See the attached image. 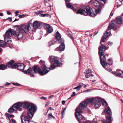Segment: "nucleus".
Listing matches in <instances>:
<instances>
[{"label":"nucleus","instance_id":"nucleus-1","mask_svg":"<svg viewBox=\"0 0 123 123\" xmlns=\"http://www.w3.org/2000/svg\"><path fill=\"white\" fill-rule=\"evenodd\" d=\"M15 26L18 27L15 31L11 29H9L6 32L5 36L4 37L5 40L8 42H9V43L10 44H12V42L10 37L12 36V34L15 37L17 38L18 40L21 38L23 36L20 28L18 27V26Z\"/></svg>","mask_w":123,"mask_h":123},{"label":"nucleus","instance_id":"nucleus-2","mask_svg":"<svg viewBox=\"0 0 123 123\" xmlns=\"http://www.w3.org/2000/svg\"><path fill=\"white\" fill-rule=\"evenodd\" d=\"M101 10L99 8L95 10L94 8L91 9L88 6H82L81 8L79 9L77 11V14L86 16L89 15L92 17L95 16L97 14L101 13Z\"/></svg>","mask_w":123,"mask_h":123},{"label":"nucleus","instance_id":"nucleus-3","mask_svg":"<svg viewBox=\"0 0 123 123\" xmlns=\"http://www.w3.org/2000/svg\"><path fill=\"white\" fill-rule=\"evenodd\" d=\"M103 37L101 40L100 43L101 44V46H99L98 48L99 52L98 54L100 56V61L101 63L103 66L104 68H105L107 65V63L105 62L106 58L105 57V56L104 55V52L103 51V49H105L106 48L105 46L103 45L101 43V42H103Z\"/></svg>","mask_w":123,"mask_h":123},{"label":"nucleus","instance_id":"nucleus-4","mask_svg":"<svg viewBox=\"0 0 123 123\" xmlns=\"http://www.w3.org/2000/svg\"><path fill=\"white\" fill-rule=\"evenodd\" d=\"M115 26V25L113 23V22L112 21L111 22V24L109 25L108 29L106 31V33L104 34V35L103 36V42H104L105 39L107 38L110 35L111 33L110 30L114 28Z\"/></svg>","mask_w":123,"mask_h":123},{"label":"nucleus","instance_id":"nucleus-5","mask_svg":"<svg viewBox=\"0 0 123 123\" xmlns=\"http://www.w3.org/2000/svg\"><path fill=\"white\" fill-rule=\"evenodd\" d=\"M49 59L51 63L56 67H59L62 65V63L59 61V58L58 57L51 56L49 57Z\"/></svg>","mask_w":123,"mask_h":123},{"label":"nucleus","instance_id":"nucleus-6","mask_svg":"<svg viewBox=\"0 0 123 123\" xmlns=\"http://www.w3.org/2000/svg\"><path fill=\"white\" fill-rule=\"evenodd\" d=\"M32 25V24L31 23H29L26 25H21L20 28L23 33H26L29 30L32 31H33V29H31V26Z\"/></svg>","mask_w":123,"mask_h":123},{"label":"nucleus","instance_id":"nucleus-7","mask_svg":"<svg viewBox=\"0 0 123 123\" xmlns=\"http://www.w3.org/2000/svg\"><path fill=\"white\" fill-rule=\"evenodd\" d=\"M55 37L58 40L59 43H61L59 47L56 48L55 50L56 51H59V52L61 53L62 51V40L61 39V35L58 31H57L55 34Z\"/></svg>","mask_w":123,"mask_h":123},{"label":"nucleus","instance_id":"nucleus-8","mask_svg":"<svg viewBox=\"0 0 123 123\" xmlns=\"http://www.w3.org/2000/svg\"><path fill=\"white\" fill-rule=\"evenodd\" d=\"M41 64V68L42 69L43 75H44L50 71L49 68L47 67L45 65V62L44 61L41 60L39 62Z\"/></svg>","mask_w":123,"mask_h":123},{"label":"nucleus","instance_id":"nucleus-9","mask_svg":"<svg viewBox=\"0 0 123 123\" xmlns=\"http://www.w3.org/2000/svg\"><path fill=\"white\" fill-rule=\"evenodd\" d=\"M107 0H94L93 1V4L97 7H101L104 5Z\"/></svg>","mask_w":123,"mask_h":123},{"label":"nucleus","instance_id":"nucleus-10","mask_svg":"<svg viewBox=\"0 0 123 123\" xmlns=\"http://www.w3.org/2000/svg\"><path fill=\"white\" fill-rule=\"evenodd\" d=\"M27 109L28 111H32L34 113L37 110V106L34 104L31 103L28 105Z\"/></svg>","mask_w":123,"mask_h":123},{"label":"nucleus","instance_id":"nucleus-11","mask_svg":"<svg viewBox=\"0 0 123 123\" xmlns=\"http://www.w3.org/2000/svg\"><path fill=\"white\" fill-rule=\"evenodd\" d=\"M34 73L36 74L37 73H39L41 75H43V72L41 70L39 67L36 65H34L32 68Z\"/></svg>","mask_w":123,"mask_h":123},{"label":"nucleus","instance_id":"nucleus-12","mask_svg":"<svg viewBox=\"0 0 123 123\" xmlns=\"http://www.w3.org/2000/svg\"><path fill=\"white\" fill-rule=\"evenodd\" d=\"M42 24L38 21H35L33 23V26L34 30H37V29H41Z\"/></svg>","mask_w":123,"mask_h":123},{"label":"nucleus","instance_id":"nucleus-13","mask_svg":"<svg viewBox=\"0 0 123 123\" xmlns=\"http://www.w3.org/2000/svg\"><path fill=\"white\" fill-rule=\"evenodd\" d=\"M112 73L115 76H118L121 78H123V71L120 69H117L116 71V73L113 71Z\"/></svg>","mask_w":123,"mask_h":123},{"label":"nucleus","instance_id":"nucleus-14","mask_svg":"<svg viewBox=\"0 0 123 123\" xmlns=\"http://www.w3.org/2000/svg\"><path fill=\"white\" fill-rule=\"evenodd\" d=\"M95 106L97 108L100 107L101 105L100 101H101V98L99 97L95 98Z\"/></svg>","mask_w":123,"mask_h":123},{"label":"nucleus","instance_id":"nucleus-15","mask_svg":"<svg viewBox=\"0 0 123 123\" xmlns=\"http://www.w3.org/2000/svg\"><path fill=\"white\" fill-rule=\"evenodd\" d=\"M20 117L22 123H29V118L27 116L22 115Z\"/></svg>","mask_w":123,"mask_h":123},{"label":"nucleus","instance_id":"nucleus-16","mask_svg":"<svg viewBox=\"0 0 123 123\" xmlns=\"http://www.w3.org/2000/svg\"><path fill=\"white\" fill-rule=\"evenodd\" d=\"M44 25L46 30L48 33H50L53 31V28L51 26L47 24H45Z\"/></svg>","mask_w":123,"mask_h":123},{"label":"nucleus","instance_id":"nucleus-17","mask_svg":"<svg viewBox=\"0 0 123 123\" xmlns=\"http://www.w3.org/2000/svg\"><path fill=\"white\" fill-rule=\"evenodd\" d=\"M16 109L20 111L22 108V104L21 103H17L15 104L13 106Z\"/></svg>","mask_w":123,"mask_h":123},{"label":"nucleus","instance_id":"nucleus-18","mask_svg":"<svg viewBox=\"0 0 123 123\" xmlns=\"http://www.w3.org/2000/svg\"><path fill=\"white\" fill-rule=\"evenodd\" d=\"M85 73L86 74L85 76L86 78H88L90 76L93 77L94 76L93 75L91 74V70L90 69L86 70Z\"/></svg>","mask_w":123,"mask_h":123},{"label":"nucleus","instance_id":"nucleus-19","mask_svg":"<svg viewBox=\"0 0 123 123\" xmlns=\"http://www.w3.org/2000/svg\"><path fill=\"white\" fill-rule=\"evenodd\" d=\"M25 67V65L23 63H18L17 64V68L19 70L22 72Z\"/></svg>","mask_w":123,"mask_h":123},{"label":"nucleus","instance_id":"nucleus-20","mask_svg":"<svg viewBox=\"0 0 123 123\" xmlns=\"http://www.w3.org/2000/svg\"><path fill=\"white\" fill-rule=\"evenodd\" d=\"M106 118L109 121H108L106 120H104L103 122L104 123H111V122L113 120V118L111 116H107Z\"/></svg>","mask_w":123,"mask_h":123},{"label":"nucleus","instance_id":"nucleus-21","mask_svg":"<svg viewBox=\"0 0 123 123\" xmlns=\"http://www.w3.org/2000/svg\"><path fill=\"white\" fill-rule=\"evenodd\" d=\"M81 108V106L79 105L76 109L75 113H76V116H77V114H80L82 112V111Z\"/></svg>","mask_w":123,"mask_h":123},{"label":"nucleus","instance_id":"nucleus-22","mask_svg":"<svg viewBox=\"0 0 123 123\" xmlns=\"http://www.w3.org/2000/svg\"><path fill=\"white\" fill-rule=\"evenodd\" d=\"M116 22L118 24H121L122 23L123 20L121 16V17H117L116 18Z\"/></svg>","mask_w":123,"mask_h":123},{"label":"nucleus","instance_id":"nucleus-23","mask_svg":"<svg viewBox=\"0 0 123 123\" xmlns=\"http://www.w3.org/2000/svg\"><path fill=\"white\" fill-rule=\"evenodd\" d=\"M67 2H66V5L67 7L71 9L74 11H76V9L74 8V7L72 6L70 3Z\"/></svg>","mask_w":123,"mask_h":123},{"label":"nucleus","instance_id":"nucleus-24","mask_svg":"<svg viewBox=\"0 0 123 123\" xmlns=\"http://www.w3.org/2000/svg\"><path fill=\"white\" fill-rule=\"evenodd\" d=\"M5 36V35L4 36V37ZM4 41L3 40H0V47H2L4 46H5L6 45V42H7L8 44H10L9 43V42H8L6 41H5L4 40ZM11 44H10L11 45Z\"/></svg>","mask_w":123,"mask_h":123},{"label":"nucleus","instance_id":"nucleus-25","mask_svg":"<svg viewBox=\"0 0 123 123\" xmlns=\"http://www.w3.org/2000/svg\"><path fill=\"white\" fill-rule=\"evenodd\" d=\"M87 104L88 103L86 100L82 102L81 103H80L79 105L81 107L83 108L86 107L87 106Z\"/></svg>","mask_w":123,"mask_h":123},{"label":"nucleus","instance_id":"nucleus-26","mask_svg":"<svg viewBox=\"0 0 123 123\" xmlns=\"http://www.w3.org/2000/svg\"><path fill=\"white\" fill-rule=\"evenodd\" d=\"M32 71L31 68L30 67L29 68L26 70L23 71L22 72L25 74H29Z\"/></svg>","mask_w":123,"mask_h":123},{"label":"nucleus","instance_id":"nucleus-27","mask_svg":"<svg viewBox=\"0 0 123 123\" xmlns=\"http://www.w3.org/2000/svg\"><path fill=\"white\" fill-rule=\"evenodd\" d=\"M94 100V98H87L86 100L87 103H90L91 105H93V101Z\"/></svg>","mask_w":123,"mask_h":123},{"label":"nucleus","instance_id":"nucleus-28","mask_svg":"<svg viewBox=\"0 0 123 123\" xmlns=\"http://www.w3.org/2000/svg\"><path fill=\"white\" fill-rule=\"evenodd\" d=\"M56 41V40L55 39H54L52 40L48 43V45L49 46L54 44L55 43Z\"/></svg>","mask_w":123,"mask_h":123},{"label":"nucleus","instance_id":"nucleus-29","mask_svg":"<svg viewBox=\"0 0 123 123\" xmlns=\"http://www.w3.org/2000/svg\"><path fill=\"white\" fill-rule=\"evenodd\" d=\"M75 116L78 121L81 120L82 119V116L80 114H77L76 116L75 113Z\"/></svg>","mask_w":123,"mask_h":123},{"label":"nucleus","instance_id":"nucleus-30","mask_svg":"<svg viewBox=\"0 0 123 123\" xmlns=\"http://www.w3.org/2000/svg\"><path fill=\"white\" fill-rule=\"evenodd\" d=\"M105 111L106 112L107 114L109 115H111L112 113L111 109L109 107H108L107 108H105Z\"/></svg>","mask_w":123,"mask_h":123},{"label":"nucleus","instance_id":"nucleus-31","mask_svg":"<svg viewBox=\"0 0 123 123\" xmlns=\"http://www.w3.org/2000/svg\"><path fill=\"white\" fill-rule=\"evenodd\" d=\"M14 62V61L13 60H12L9 62L7 64V67H11L12 64Z\"/></svg>","mask_w":123,"mask_h":123},{"label":"nucleus","instance_id":"nucleus-32","mask_svg":"<svg viewBox=\"0 0 123 123\" xmlns=\"http://www.w3.org/2000/svg\"><path fill=\"white\" fill-rule=\"evenodd\" d=\"M34 113H32L31 111H29L27 112V115L29 118H32L34 115Z\"/></svg>","mask_w":123,"mask_h":123},{"label":"nucleus","instance_id":"nucleus-33","mask_svg":"<svg viewBox=\"0 0 123 123\" xmlns=\"http://www.w3.org/2000/svg\"><path fill=\"white\" fill-rule=\"evenodd\" d=\"M29 104L27 102H25L22 104V107H23L25 108H27Z\"/></svg>","mask_w":123,"mask_h":123},{"label":"nucleus","instance_id":"nucleus-34","mask_svg":"<svg viewBox=\"0 0 123 123\" xmlns=\"http://www.w3.org/2000/svg\"><path fill=\"white\" fill-rule=\"evenodd\" d=\"M7 67V65H4L3 64H1L0 65V69L4 70L6 69Z\"/></svg>","mask_w":123,"mask_h":123},{"label":"nucleus","instance_id":"nucleus-35","mask_svg":"<svg viewBox=\"0 0 123 123\" xmlns=\"http://www.w3.org/2000/svg\"><path fill=\"white\" fill-rule=\"evenodd\" d=\"M101 102L102 103L103 106H106L107 105V103L106 101L104 99H101Z\"/></svg>","mask_w":123,"mask_h":123},{"label":"nucleus","instance_id":"nucleus-36","mask_svg":"<svg viewBox=\"0 0 123 123\" xmlns=\"http://www.w3.org/2000/svg\"><path fill=\"white\" fill-rule=\"evenodd\" d=\"M64 40H62V51H64L65 50V45L64 43Z\"/></svg>","mask_w":123,"mask_h":123},{"label":"nucleus","instance_id":"nucleus-37","mask_svg":"<svg viewBox=\"0 0 123 123\" xmlns=\"http://www.w3.org/2000/svg\"><path fill=\"white\" fill-rule=\"evenodd\" d=\"M54 65H51L50 66V67L49 68L50 70H53L54 69H55V66H56L54 64Z\"/></svg>","mask_w":123,"mask_h":123},{"label":"nucleus","instance_id":"nucleus-38","mask_svg":"<svg viewBox=\"0 0 123 123\" xmlns=\"http://www.w3.org/2000/svg\"><path fill=\"white\" fill-rule=\"evenodd\" d=\"M14 110L12 108H10L8 110V111L10 113H12L13 112Z\"/></svg>","mask_w":123,"mask_h":123},{"label":"nucleus","instance_id":"nucleus-39","mask_svg":"<svg viewBox=\"0 0 123 123\" xmlns=\"http://www.w3.org/2000/svg\"><path fill=\"white\" fill-rule=\"evenodd\" d=\"M107 61L108 62V63L109 65H111L112 64V59H109Z\"/></svg>","mask_w":123,"mask_h":123},{"label":"nucleus","instance_id":"nucleus-40","mask_svg":"<svg viewBox=\"0 0 123 123\" xmlns=\"http://www.w3.org/2000/svg\"><path fill=\"white\" fill-rule=\"evenodd\" d=\"M17 64L16 63H15L14 64L12 65L11 67L12 68H14L16 67H17Z\"/></svg>","mask_w":123,"mask_h":123},{"label":"nucleus","instance_id":"nucleus-41","mask_svg":"<svg viewBox=\"0 0 123 123\" xmlns=\"http://www.w3.org/2000/svg\"><path fill=\"white\" fill-rule=\"evenodd\" d=\"M80 88L78 86L76 87H75L74 88V89H76L77 90V91H78L79 90H80Z\"/></svg>","mask_w":123,"mask_h":123},{"label":"nucleus","instance_id":"nucleus-42","mask_svg":"<svg viewBox=\"0 0 123 123\" xmlns=\"http://www.w3.org/2000/svg\"><path fill=\"white\" fill-rule=\"evenodd\" d=\"M12 84L16 86H21V85L18 83H12Z\"/></svg>","mask_w":123,"mask_h":123},{"label":"nucleus","instance_id":"nucleus-43","mask_svg":"<svg viewBox=\"0 0 123 123\" xmlns=\"http://www.w3.org/2000/svg\"><path fill=\"white\" fill-rule=\"evenodd\" d=\"M83 83H79V86H78L80 88H81V87L83 86Z\"/></svg>","mask_w":123,"mask_h":123},{"label":"nucleus","instance_id":"nucleus-44","mask_svg":"<svg viewBox=\"0 0 123 123\" xmlns=\"http://www.w3.org/2000/svg\"><path fill=\"white\" fill-rule=\"evenodd\" d=\"M48 15V14H42L41 15V16L43 17H44Z\"/></svg>","mask_w":123,"mask_h":123},{"label":"nucleus","instance_id":"nucleus-45","mask_svg":"<svg viewBox=\"0 0 123 123\" xmlns=\"http://www.w3.org/2000/svg\"><path fill=\"white\" fill-rule=\"evenodd\" d=\"M43 12V11H39L38 12H36V13H37V14H40L41 13Z\"/></svg>","mask_w":123,"mask_h":123},{"label":"nucleus","instance_id":"nucleus-46","mask_svg":"<svg viewBox=\"0 0 123 123\" xmlns=\"http://www.w3.org/2000/svg\"><path fill=\"white\" fill-rule=\"evenodd\" d=\"M41 99H43L46 100L47 98L45 97L42 96L41 97Z\"/></svg>","mask_w":123,"mask_h":123},{"label":"nucleus","instance_id":"nucleus-47","mask_svg":"<svg viewBox=\"0 0 123 123\" xmlns=\"http://www.w3.org/2000/svg\"><path fill=\"white\" fill-rule=\"evenodd\" d=\"M9 123H15L14 120H11L10 121Z\"/></svg>","mask_w":123,"mask_h":123},{"label":"nucleus","instance_id":"nucleus-48","mask_svg":"<svg viewBox=\"0 0 123 123\" xmlns=\"http://www.w3.org/2000/svg\"><path fill=\"white\" fill-rule=\"evenodd\" d=\"M75 92H73L72 94L71 95L72 97H73L75 96Z\"/></svg>","mask_w":123,"mask_h":123},{"label":"nucleus","instance_id":"nucleus-49","mask_svg":"<svg viewBox=\"0 0 123 123\" xmlns=\"http://www.w3.org/2000/svg\"><path fill=\"white\" fill-rule=\"evenodd\" d=\"M69 37L71 39L74 40L73 38V37L70 35L69 34Z\"/></svg>","mask_w":123,"mask_h":123},{"label":"nucleus","instance_id":"nucleus-50","mask_svg":"<svg viewBox=\"0 0 123 123\" xmlns=\"http://www.w3.org/2000/svg\"><path fill=\"white\" fill-rule=\"evenodd\" d=\"M6 19L9 20L10 22H11L12 21V18H8Z\"/></svg>","mask_w":123,"mask_h":123},{"label":"nucleus","instance_id":"nucleus-51","mask_svg":"<svg viewBox=\"0 0 123 123\" xmlns=\"http://www.w3.org/2000/svg\"><path fill=\"white\" fill-rule=\"evenodd\" d=\"M91 123H98L97 121L93 120L91 122Z\"/></svg>","mask_w":123,"mask_h":123},{"label":"nucleus","instance_id":"nucleus-52","mask_svg":"<svg viewBox=\"0 0 123 123\" xmlns=\"http://www.w3.org/2000/svg\"><path fill=\"white\" fill-rule=\"evenodd\" d=\"M108 44L109 45L111 46L112 45V43L111 42H109Z\"/></svg>","mask_w":123,"mask_h":123},{"label":"nucleus","instance_id":"nucleus-53","mask_svg":"<svg viewBox=\"0 0 123 123\" xmlns=\"http://www.w3.org/2000/svg\"><path fill=\"white\" fill-rule=\"evenodd\" d=\"M54 97V95H52L49 96V98H52V97Z\"/></svg>","mask_w":123,"mask_h":123},{"label":"nucleus","instance_id":"nucleus-54","mask_svg":"<svg viewBox=\"0 0 123 123\" xmlns=\"http://www.w3.org/2000/svg\"><path fill=\"white\" fill-rule=\"evenodd\" d=\"M49 110H54V109H53L51 107H49V109L47 111V112H48V111Z\"/></svg>","mask_w":123,"mask_h":123},{"label":"nucleus","instance_id":"nucleus-55","mask_svg":"<svg viewBox=\"0 0 123 123\" xmlns=\"http://www.w3.org/2000/svg\"><path fill=\"white\" fill-rule=\"evenodd\" d=\"M7 13L8 15H10L11 14V13L9 11H7Z\"/></svg>","mask_w":123,"mask_h":123},{"label":"nucleus","instance_id":"nucleus-56","mask_svg":"<svg viewBox=\"0 0 123 123\" xmlns=\"http://www.w3.org/2000/svg\"><path fill=\"white\" fill-rule=\"evenodd\" d=\"M66 109V108H65L63 109V111H62V115H63V114L64 112V111H65V109Z\"/></svg>","mask_w":123,"mask_h":123},{"label":"nucleus","instance_id":"nucleus-57","mask_svg":"<svg viewBox=\"0 0 123 123\" xmlns=\"http://www.w3.org/2000/svg\"><path fill=\"white\" fill-rule=\"evenodd\" d=\"M18 17L20 18H22V16L20 15H18Z\"/></svg>","mask_w":123,"mask_h":123},{"label":"nucleus","instance_id":"nucleus-58","mask_svg":"<svg viewBox=\"0 0 123 123\" xmlns=\"http://www.w3.org/2000/svg\"><path fill=\"white\" fill-rule=\"evenodd\" d=\"M65 102V101L64 100H63L62 101V104H64Z\"/></svg>","mask_w":123,"mask_h":123},{"label":"nucleus","instance_id":"nucleus-59","mask_svg":"<svg viewBox=\"0 0 123 123\" xmlns=\"http://www.w3.org/2000/svg\"><path fill=\"white\" fill-rule=\"evenodd\" d=\"M10 83L8 82H6V85H10Z\"/></svg>","mask_w":123,"mask_h":123},{"label":"nucleus","instance_id":"nucleus-60","mask_svg":"<svg viewBox=\"0 0 123 123\" xmlns=\"http://www.w3.org/2000/svg\"><path fill=\"white\" fill-rule=\"evenodd\" d=\"M66 2H69L70 0H65Z\"/></svg>","mask_w":123,"mask_h":123},{"label":"nucleus","instance_id":"nucleus-61","mask_svg":"<svg viewBox=\"0 0 123 123\" xmlns=\"http://www.w3.org/2000/svg\"><path fill=\"white\" fill-rule=\"evenodd\" d=\"M30 75L31 77H34V75L32 74H31Z\"/></svg>","mask_w":123,"mask_h":123},{"label":"nucleus","instance_id":"nucleus-62","mask_svg":"<svg viewBox=\"0 0 123 123\" xmlns=\"http://www.w3.org/2000/svg\"><path fill=\"white\" fill-rule=\"evenodd\" d=\"M3 13H0V16H3Z\"/></svg>","mask_w":123,"mask_h":123},{"label":"nucleus","instance_id":"nucleus-63","mask_svg":"<svg viewBox=\"0 0 123 123\" xmlns=\"http://www.w3.org/2000/svg\"><path fill=\"white\" fill-rule=\"evenodd\" d=\"M48 115L49 116H50L51 117H52V116H53L52 113H50V114H49Z\"/></svg>","mask_w":123,"mask_h":123},{"label":"nucleus","instance_id":"nucleus-64","mask_svg":"<svg viewBox=\"0 0 123 123\" xmlns=\"http://www.w3.org/2000/svg\"><path fill=\"white\" fill-rule=\"evenodd\" d=\"M18 19H17L16 18L13 21V22H15L16 21H18Z\"/></svg>","mask_w":123,"mask_h":123}]
</instances>
